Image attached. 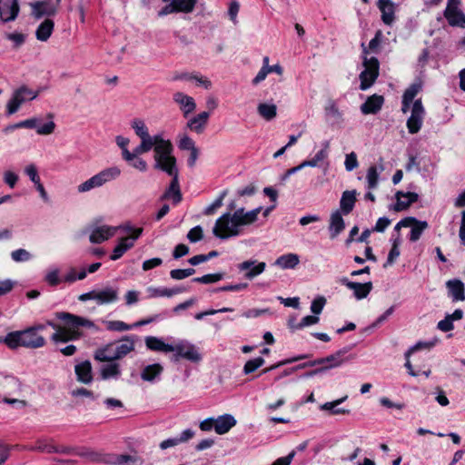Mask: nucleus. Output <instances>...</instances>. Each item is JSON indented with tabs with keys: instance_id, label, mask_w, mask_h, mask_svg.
Segmentation results:
<instances>
[{
	"instance_id": "obj_43",
	"label": "nucleus",
	"mask_w": 465,
	"mask_h": 465,
	"mask_svg": "<svg viewBox=\"0 0 465 465\" xmlns=\"http://www.w3.org/2000/svg\"><path fill=\"white\" fill-rule=\"evenodd\" d=\"M31 181L35 184L36 190L44 203H49V196L40 182V178L35 167L31 166Z\"/></svg>"
},
{
	"instance_id": "obj_10",
	"label": "nucleus",
	"mask_w": 465,
	"mask_h": 465,
	"mask_svg": "<svg viewBox=\"0 0 465 465\" xmlns=\"http://www.w3.org/2000/svg\"><path fill=\"white\" fill-rule=\"evenodd\" d=\"M60 4L55 0H37L31 3V15L37 20L43 17L51 18L57 14Z\"/></svg>"
},
{
	"instance_id": "obj_39",
	"label": "nucleus",
	"mask_w": 465,
	"mask_h": 465,
	"mask_svg": "<svg viewBox=\"0 0 465 465\" xmlns=\"http://www.w3.org/2000/svg\"><path fill=\"white\" fill-rule=\"evenodd\" d=\"M26 92L25 88H21L15 91L7 104V113L9 114H15L21 104L25 101V93Z\"/></svg>"
},
{
	"instance_id": "obj_22",
	"label": "nucleus",
	"mask_w": 465,
	"mask_h": 465,
	"mask_svg": "<svg viewBox=\"0 0 465 465\" xmlns=\"http://www.w3.org/2000/svg\"><path fill=\"white\" fill-rule=\"evenodd\" d=\"M209 117V112H202L197 115L190 118L186 124V127L192 132L200 134L205 130Z\"/></svg>"
},
{
	"instance_id": "obj_36",
	"label": "nucleus",
	"mask_w": 465,
	"mask_h": 465,
	"mask_svg": "<svg viewBox=\"0 0 465 465\" xmlns=\"http://www.w3.org/2000/svg\"><path fill=\"white\" fill-rule=\"evenodd\" d=\"M186 291V288L183 287H176V288H154V287H149L147 289V292L150 294V297H172L173 295H176L178 293L183 292Z\"/></svg>"
},
{
	"instance_id": "obj_23",
	"label": "nucleus",
	"mask_w": 465,
	"mask_h": 465,
	"mask_svg": "<svg viewBox=\"0 0 465 465\" xmlns=\"http://www.w3.org/2000/svg\"><path fill=\"white\" fill-rule=\"evenodd\" d=\"M237 423L236 419L232 414H223L214 419V430L217 434L227 433Z\"/></svg>"
},
{
	"instance_id": "obj_46",
	"label": "nucleus",
	"mask_w": 465,
	"mask_h": 465,
	"mask_svg": "<svg viewBox=\"0 0 465 465\" xmlns=\"http://www.w3.org/2000/svg\"><path fill=\"white\" fill-rule=\"evenodd\" d=\"M115 143L116 144L121 148L122 150V157L124 160H130L132 159V155H131V153L129 150H128V144L130 143V140L129 138L127 137H124V136H122V135H117L115 137Z\"/></svg>"
},
{
	"instance_id": "obj_28",
	"label": "nucleus",
	"mask_w": 465,
	"mask_h": 465,
	"mask_svg": "<svg viewBox=\"0 0 465 465\" xmlns=\"http://www.w3.org/2000/svg\"><path fill=\"white\" fill-rule=\"evenodd\" d=\"M377 6L381 13V20L387 25H391L395 20V5L391 1L377 2Z\"/></svg>"
},
{
	"instance_id": "obj_58",
	"label": "nucleus",
	"mask_w": 465,
	"mask_h": 465,
	"mask_svg": "<svg viewBox=\"0 0 465 465\" xmlns=\"http://www.w3.org/2000/svg\"><path fill=\"white\" fill-rule=\"evenodd\" d=\"M34 450L47 453H52L53 451H60L56 447L48 444L45 440L37 441L34 447Z\"/></svg>"
},
{
	"instance_id": "obj_30",
	"label": "nucleus",
	"mask_w": 465,
	"mask_h": 465,
	"mask_svg": "<svg viewBox=\"0 0 465 465\" xmlns=\"http://www.w3.org/2000/svg\"><path fill=\"white\" fill-rule=\"evenodd\" d=\"M300 263V257L296 253H287L278 257L274 265L282 270L294 269Z\"/></svg>"
},
{
	"instance_id": "obj_13",
	"label": "nucleus",
	"mask_w": 465,
	"mask_h": 465,
	"mask_svg": "<svg viewBox=\"0 0 465 465\" xmlns=\"http://www.w3.org/2000/svg\"><path fill=\"white\" fill-rule=\"evenodd\" d=\"M237 268L240 272L243 273L245 279L252 280L265 271L266 263L257 260H246L239 263Z\"/></svg>"
},
{
	"instance_id": "obj_21",
	"label": "nucleus",
	"mask_w": 465,
	"mask_h": 465,
	"mask_svg": "<svg viewBox=\"0 0 465 465\" xmlns=\"http://www.w3.org/2000/svg\"><path fill=\"white\" fill-rule=\"evenodd\" d=\"M115 351L114 358L122 359L134 350V339L131 336H124L116 342H112Z\"/></svg>"
},
{
	"instance_id": "obj_11",
	"label": "nucleus",
	"mask_w": 465,
	"mask_h": 465,
	"mask_svg": "<svg viewBox=\"0 0 465 465\" xmlns=\"http://www.w3.org/2000/svg\"><path fill=\"white\" fill-rule=\"evenodd\" d=\"M460 0H448L444 16L451 26L465 28V15L460 9Z\"/></svg>"
},
{
	"instance_id": "obj_16",
	"label": "nucleus",
	"mask_w": 465,
	"mask_h": 465,
	"mask_svg": "<svg viewBox=\"0 0 465 465\" xmlns=\"http://www.w3.org/2000/svg\"><path fill=\"white\" fill-rule=\"evenodd\" d=\"M173 99L174 103L179 106V109L184 117H187L196 109V103L194 99L183 92L174 93Z\"/></svg>"
},
{
	"instance_id": "obj_63",
	"label": "nucleus",
	"mask_w": 465,
	"mask_h": 465,
	"mask_svg": "<svg viewBox=\"0 0 465 465\" xmlns=\"http://www.w3.org/2000/svg\"><path fill=\"white\" fill-rule=\"evenodd\" d=\"M6 38L12 41L15 47H18L25 42L26 35L20 33H11L6 35Z\"/></svg>"
},
{
	"instance_id": "obj_34",
	"label": "nucleus",
	"mask_w": 465,
	"mask_h": 465,
	"mask_svg": "<svg viewBox=\"0 0 465 465\" xmlns=\"http://www.w3.org/2000/svg\"><path fill=\"white\" fill-rule=\"evenodd\" d=\"M145 344L148 349L154 351L171 352L173 351V345L167 344L163 340L154 336L146 337Z\"/></svg>"
},
{
	"instance_id": "obj_42",
	"label": "nucleus",
	"mask_w": 465,
	"mask_h": 465,
	"mask_svg": "<svg viewBox=\"0 0 465 465\" xmlns=\"http://www.w3.org/2000/svg\"><path fill=\"white\" fill-rule=\"evenodd\" d=\"M327 148H328V143H326L324 149L318 151L312 159L303 161L302 163V166H304V167L319 166L320 163L328 157Z\"/></svg>"
},
{
	"instance_id": "obj_33",
	"label": "nucleus",
	"mask_w": 465,
	"mask_h": 465,
	"mask_svg": "<svg viewBox=\"0 0 465 465\" xmlns=\"http://www.w3.org/2000/svg\"><path fill=\"white\" fill-rule=\"evenodd\" d=\"M356 194L357 193L355 190L344 191L342 193L340 201V207L344 214H348L353 210L356 202Z\"/></svg>"
},
{
	"instance_id": "obj_32",
	"label": "nucleus",
	"mask_w": 465,
	"mask_h": 465,
	"mask_svg": "<svg viewBox=\"0 0 465 465\" xmlns=\"http://www.w3.org/2000/svg\"><path fill=\"white\" fill-rule=\"evenodd\" d=\"M446 285L453 301L465 300L464 284L461 281L450 280L447 282Z\"/></svg>"
},
{
	"instance_id": "obj_31",
	"label": "nucleus",
	"mask_w": 465,
	"mask_h": 465,
	"mask_svg": "<svg viewBox=\"0 0 465 465\" xmlns=\"http://www.w3.org/2000/svg\"><path fill=\"white\" fill-rule=\"evenodd\" d=\"M344 228L345 223L341 213L336 211L331 213L329 226L331 239H335L343 231Z\"/></svg>"
},
{
	"instance_id": "obj_59",
	"label": "nucleus",
	"mask_w": 465,
	"mask_h": 465,
	"mask_svg": "<svg viewBox=\"0 0 465 465\" xmlns=\"http://www.w3.org/2000/svg\"><path fill=\"white\" fill-rule=\"evenodd\" d=\"M325 302H326V300L322 296H320V297L316 298L315 300H313L312 302V305H311L312 312L316 315L320 314L323 310Z\"/></svg>"
},
{
	"instance_id": "obj_24",
	"label": "nucleus",
	"mask_w": 465,
	"mask_h": 465,
	"mask_svg": "<svg viewBox=\"0 0 465 465\" xmlns=\"http://www.w3.org/2000/svg\"><path fill=\"white\" fill-rule=\"evenodd\" d=\"M172 181L169 187L163 195V199L172 200L173 203H179L182 201V193L179 185V173L175 175H170Z\"/></svg>"
},
{
	"instance_id": "obj_48",
	"label": "nucleus",
	"mask_w": 465,
	"mask_h": 465,
	"mask_svg": "<svg viewBox=\"0 0 465 465\" xmlns=\"http://www.w3.org/2000/svg\"><path fill=\"white\" fill-rule=\"evenodd\" d=\"M429 224L425 221H417V223L411 228L410 240L411 242H416L420 239L421 233L424 230L428 228Z\"/></svg>"
},
{
	"instance_id": "obj_57",
	"label": "nucleus",
	"mask_w": 465,
	"mask_h": 465,
	"mask_svg": "<svg viewBox=\"0 0 465 465\" xmlns=\"http://www.w3.org/2000/svg\"><path fill=\"white\" fill-rule=\"evenodd\" d=\"M203 233L201 226H195L189 231L187 238L191 242H196L203 239Z\"/></svg>"
},
{
	"instance_id": "obj_3",
	"label": "nucleus",
	"mask_w": 465,
	"mask_h": 465,
	"mask_svg": "<svg viewBox=\"0 0 465 465\" xmlns=\"http://www.w3.org/2000/svg\"><path fill=\"white\" fill-rule=\"evenodd\" d=\"M421 89L422 83L416 81L405 90L402 95V113L406 114L411 111V116L407 120V128L410 134H417L422 126L425 109L422 105L421 99L414 101L415 96Z\"/></svg>"
},
{
	"instance_id": "obj_55",
	"label": "nucleus",
	"mask_w": 465,
	"mask_h": 465,
	"mask_svg": "<svg viewBox=\"0 0 465 465\" xmlns=\"http://www.w3.org/2000/svg\"><path fill=\"white\" fill-rule=\"evenodd\" d=\"M185 78L188 80L194 81L197 85L203 87L205 90H209L213 86L211 80L203 75L193 74L186 76Z\"/></svg>"
},
{
	"instance_id": "obj_7",
	"label": "nucleus",
	"mask_w": 465,
	"mask_h": 465,
	"mask_svg": "<svg viewBox=\"0 0 465 465\" xmlns=\"http://www.w3.org/2000/svg\"><path fill=\"white\" fill-rule=\"evenodd\" d=\"M361 46L363 47V54L365 56L363 58L364 69L360 74V88L361 90H367L374 84L379 75V61L376 57L368 58L367 48L365 47L364 44H362Z\"/></svg>"
},
{
	"instance_id": "obj_37",
	"label": "nucleus",
	"mask_w": 465,
	"mask_h": 465,
	"mask_svg": "<svg viewBox=\"0 0 465 465\" xmlns=\"http://www.w3.org/2000/svg\"><path fill=\"white\" fill-rule=\"evenodd\" d=\"M114 348V344L109 343L104 347L96 350L94 352V359L99 361H113L118 360V358H114L115 351Z\"/></svg>"
},
{
	"instance_id": "obj_29",
	"label": "nucleus",
	"mask_w": 465,
	"mask_h": 465,
	"mask_svg": "<svg viewBox=\"0 0 465 465\" xmlns=\"http://www.w3.org/2000/svg\"><path fill=\"white\" fill-rule=\"evenodd\" d=\"M163 367L160 363H153L145 366L141 371V378L144 381L153 382L160 377Z\"/></svg>"
},
{
	"instance_id": "obj_25",
	"label": "nucleus",
	"mask_w": 465,
	"mask_h": 465,
	"mask_svg": "<svg viewBox=\"0 0 465 465\" xmlns=\"http://www.w3.org/2000/svg\"><path fill=\"white\" fill-rule=\"evenodd\" d=\"M119 292L113 287H106L95 291V301L99 305L115 302L118 300Z\"/></svg>"
},
{
	"instance_id": "obj_64",
	"label": "nucleus",
	"mask_w": 465,
	"mask_h": 465,
	"mask_svg": "<svg viewBox=\"0 0 465 465\" xmlns=\"http://www.w3.org/2000/svg\"><path fill=\"white\" fill-rule=\"evenodd\" d=\"M4 181L11 188H14L18 181V175L12 171H6L4 173Z\"/></svg>"
},
{
	"instance_id": "obj_50",
	"label": "nucleus",
	"mask_w": 465,
	"mask_h": 465,
	"mask_svg": "<svg viewBox=\"0 0 465 465\" xmlns=\"http://www.w3.org/2000/svg\"><path fill=\"white\" fill-rule=\"evenodd\" d=\"M400 243H401V241H400L399 237L393 240L392 247L389 252L387 262L384 264V266L393 264L394 262L397 260V258L400 256V249H399Z\"/></svg>"
},
{
	"instance_id": "obj_62",
	"label": "nucleus",
	"mask_w": 465,
	"mask_h": 465,
	"mask_svg": "<svg viewBox=\"0 0 465 465\" xmlns=\"http://www.w3.org/2000/svg\"><path fill=\"white\" fill-rule=\"evenodd\" d=\"M45 281L51 285L55 286L59 284L62 280L59 278V271L57 269L52 270L47 272Z\"/></svg>"
},
{
	"instance_id": "obj_60",
	"label": "nucleus",
	"mask_w": 465,
	"mask_h": 465,
	"mask_svg": "<svg viewBox=\"0 0 465 465\" xmlns=\"http://www.w3.org/2000/svg\"><path fill=\"white\" fill-rule=\"evenodd\" d=\"M138 461L136 457L131 455H119L116 457L114 463L118 465H134Z\"/></svg>"
},
{
	"instance_id": "obj_56",
	"label": "nucleus",
	"mask_w": 465,
	"mask_h": 465,
	"mask_svg": "<svg viewBox=\"0 0 465 465\" xmlns=\"http://www.w3.org/2000/svg\"><path fill=\"white\" fill-rule=\"evenodd\" d=\"M345 169L348 172H351L359 166L357 154L354 152L347 153L344 161Z\"/></svg>"
},
{
	"instance_id": "obj_15",
	"label": "nucleus",
	"mask_w": 465,
	"mask_h": 465,
	"mask_svg": "<svg viewBox=\"0 0 465 465\" xmlns=\"http://www.w3.org/2000/svg\"><path fill=\"white\" fill-rule=\"evenodd\" d=\"M4 342L13 350L29 346V329L9 332L5 337Z\"/></svg>"
},
{
	"instance_id": "obj_35",
	"label": "nucleus",
	"mask_w": 465,
	"mask_h": 465,
	"mask_svg": "<svg viewBox=\"0 0 465 465\" xmlns=\"http://www.w3.org/2000/svg\"><path fill=\"white\" fill-rule=\"evenodd\" d=\"M75 373L79 381L90 383L93 380L91 363L86 361L75 366Z\"/></svg>"
},
{
	"instance_id": "obj_45",
	"label": "nucleus",
	"mask_w": 465,
	"mask_h": 465,
	"mask_svg": "<svg viewBox=\"0 0 465 465\" xmlns=\"http://www.w3.org/2000/svg\"><path fill=\"white\" fill-rule=\"evenodd\" d=\"M120 374V367L118 363H110L101 369V377L104 380L117 377Z\"/></svg>"
},
{
	"instance_id": "obj_61",
	"label": "nucleus",
	"mask_w": 465,
	"mask_h": 465,
	"mask_svg": "<svg viewBox=\"0 0 465 465\" xmlns=\"http://www.w3.org/2000/svg\"><path fill=\"white\" fill-rule=\"evenodd\" d=\"M319 317L314 315H308L302 319V321L295 326L297 329H302L310 325H313L319 322Z\"/></svg>"
},
{
	"instance_id": "obj_2",
	"label": "nucleus",
	"mask_w": 465,
	"mask_h": 465,
	"mask_svg": "<svg viewBox=\"0 0 465 465\" xmlns=\"http://www.w3.org/2000/svg\"><path fill=\"white\" fill-rule=\"evenodd\" d=\"M142 131H143L145 140L149 139L153 144L151 150L153 151V168L168 175H175L179 173L172 142L164 139L162 134L150 135L149 129L143 120Z\"/></svg>"
},
{
	"instance_id": "obj_1",
	"label": "nucleus",
	"mask_w": 465,
	"mask_h": 465,
	"mask_svg": "<svg viewBox=\"0 0 465 465\" xmlns=\"http://www.w3.org/2000/svg\"><path fill=\"white\" fill-rule=\"evenodd\" d=\"M262 207L245 212L244 208H239L234 213H225L220 216L213 228L214 236L220 239H228L238 236L243 226L251 225L257 221Z\"/></svg>"
},
{
	"instance_id": "obj_9",
	"label": "nucleus",
	"mask_w": 465,
	"mask_h": 465,
	"mask_svg": "<svg viewBox=\"0 0 465 465\" xmlns=\"http://www.w3.org/2000/svg\"><path fill=\"white\" fill-rule=\"evenodd\" d=\"M171 352H174L173 356V361H178L180 359H185L197 363L202 361V354L197 347L188 341H183L173 345V351Z\"/></svg>"
},
{
	"instance_id": "obj_44",
	"label": "nucleus",
	"mask_w": 465,
	"mask_h": 465,
	"mask_svg": "<svg viewBox=\"0 0 465 465\" xmlns=\"http://www.w3.org/2000/svg\"><path fill=\"white\" fill-rule=\"evenodd\" d=\"M379 171L376 166H371L367 171V188L371 191L377 188L379 183Z\"/></svg>"
},
{
	"instance_id": "obj_27",
	"label": "nucleus",
	"mask_w": 465,
	"mask_h": 465,
	"mask_svg": "<svg viewBox=\"0 0 465 465\" xmlns=\"http://www.w3.org/2000/svg\"><path fill=\"white\" fill-rule=\"evenodd\" d=\"M384 99L381 95L373 94L361 105V111L363 114L378 113L383 104Z\"/></svg>"
},
{
	"instance_id": "obj_47",
	"label": "nucleus",
	"mask_w": 465,
	"mask_h": 465,
	"mask_svg": "<svg viewBox=\"0 0 465 465\" xmlns=\"http://www.w3.org/2000/svg\"><path fill=\"white\" fill-rule=\"evenodd\" d=\"M434 345L433 342H430V343H422V342H418L415 346H413L412 348H411L407 352H406V358H407V361L405 363V367L408 369L409 371V374L411 375V376H417V373L412 370V366L411 364V361H409V356L411 353H412L413 351H417V350H420L421 348H431L432 346Z\"/></svg>"
},
{
	"instance_id": "obj_26",
	"label": "nucleus",
	"mask_w": 465,
	"mask_h": 465,
	"mask_svg": "<svg viewBox=\"0 0 465 465\" xmlns=\"http://www.w3.org/2000/svg\"><path fill=\"white\" fill-rule=\"evenodd\" d=\"M54 22L51 18H45L35 28V37L41 42H46L53 34Z\"/></svg>"
},
{
	"instance_id": "obj_18",
	"label": "nucleus",
	"mask_w": 465,
	"mask_h": 465,
	"mask_svg": "<svg viewBox=\"0 0 465 465\" xmlns=\"http://www.w3.org/2000/svg\"><path fill=\"white\" fill-rule=\"evenodd\" d=\"M18 12L17 0H0V18L3 22L15 20Z\"/></svg>"
},
{
	"instance_id": "obj_54",
	"label": "nucleus",
	"mask_w": 465,
	"mask_h": 465,
	"mask_svg": "<svg viewBox=\"0 0 465 465\" xmlns=\"http://www.w3.org/2000/svg\"><path fill=\"white\" fill-rule=\"evenodd\" d=\"M178 147L183 151H190L196 147L194 141L187 134H183L179 135Z\"/></svg>"
},
{
	"instance_id": "obj_41",
	"label": "nucleus",
	"mask_w": 465,
	"mask_h": 465,
	"mask_svg": "<svg viewBox=\"0 0 465 465\" xmlns=\"http://www.w3.org/2000/svg\"><path fill=\"white\" fill-rule=\"evenodd\" d=\"M163 2H171L174 5L179 13L189 14L194 9L197 0H163Z\"/></svg>"
},
{
	"instance_id": "obj_51",
	"label": "nucleus",
	"mask_w": 465,
	"mask_h": 465,
	"mask_svg": "<svg viewBox=\"0 0 465 465\" xmlns=\"http://www.w3.org/2000/svg\"><path fill=\"white\" fill-rule=\"evenodd\" d=\"M223 278V273L218 272V273H213V274H206L201 277H196L193 279V282L203 283V284H209L221 281Z\"/></svg>"
},
{
	"instance_id": "obj_38",
	"label": "nucleus",
	"mask_w": 465,
	"mask_h": 465,
	"mask_svg": "<svg viewBox=\"0 0 465 465\" xmlns=\"http://www.w3.org/2000/svg\"><path fill=\"white\" fill-rule=\"evenodd\" d=\"M134 247V242L131 240L123 237L120 239L118 244L114 248L111 255V260L116 261L120 259L128 250Z\"/></svg>"
},
{
	"instance_id": "obj_52",
	"label": "nucleus",
	"mask_w": 465,
	"mask_h": 465,
	"mask_svg": "<svg viewBox=\"0 0 465 465\" xmlns=\"http://www.w3.org/2000/svg\"><path fill=\"white\" fill-rule=\"evenodd\" d=\"M226 194L227 191L222 192L219 197L213 203H211L204 209L203 213L205 215L213 214L217 211V209H219L223 205V202Z\"/></svg>"
},
{
	"instance_id": "obj_49",
	"label": "nucleus",
	"mask_w": 465,
	"mask_h": 465,
	"mask_svg": "<svg viewBox=\"0 0 465 465\" xmlns=\"http://www.w3.org/2000/svg\"><path fill=\"white\" fill-rule=\"evenodd\" d=\"M106 329L114 331H125L133 329V325H129L122 321H107L105 322Z\"/></svg>"
},
{
	"instance_id": "obj_4",
	"label": "nucleus",
	"mask_w": 465,
	"mask_h": 465,
	"mask_svg": "<svg viewBox=\"0 0 465 465\" xmlns=\"http://www.w3.org/2000/svg\"><path fill=\"white\" fill-rule=\"evenodd\" d=\"M56 317L64 322L63 326H54L55 332L52 335L51 339L56 343L78 339L81 335L78 328L81 326L86 328L95 327L92 321L69 312H58Z\"/></svg>"
},
{
	"instance_id": "obj_5",
	"label": "nucleus",
	"mask_w": 465,
	"mask_h": 465,
	"mask_svg": "<svg viewBox=\"0 0 465 465\" xmlns=\"http://www.w3.org/2000/svg\"><path fill=\"white\" fill-rule=\"evenodd\" d=\"M131 127L134 129L135 134L140 138V144L137 145L134 151L131 153L133 156L130 160H124L129 163L130 165L138 170L139 172L144 173L148 169L147 163L140 157L141 154L148 153L151 151V146L153 145L149 139L145 140L144 134L143 130V120L139 118H135L131 122Z\"/></svg>"
},
{
	"instance_id": "obj_12",
	"label": "nucleus",
	"mask_w": 465,
	"mask_h": 465,
	"mask_svg": "<svg viewBox=\"0 0 465 465\" xmlns=\"http://www.w3.org/2000/svg\"><path fill=\"white\" fill-rule=\"evenodd\" d=\"M55 127L52 114L31 118V129H34L39 135H50L54 132Z\"/></svg>"
},
{
	"instance_id": "obj_40",
	"label": "nucleus",
	"mask_w": 465,
	"mask_h": 465,
	"mask_svg": "<svg viewBox=\"0 0 465 465\" xmlns=\"http://www.w3.org/2000/svg\"><path fill=\"white\" fill-rule=\"evenodd\" d=\"M257 112L263 119L271 121L276 117L277 107L273 104L261 103L257 106Z\"/></svg>"
},
{
	"instance_id": "obj_8",
	"label": "nucleus",
	"mask_w": 465,
	"mask_h": 465,
	"mask_svg": "<svg viewBox=\"0 0 465 465\" xmlns=\"http://www.w3.org/2000/svg\"><path fill=\"white\" fill-rule=\"evenodd\" d=\"M350 348L345 347L342 348L337 351H335L332 354H330L326 357L320 358L317 360H314L310 362L303 363V366H317L321 365L319 369H324V372L334 368H338L341 366L343 363L348 361L351 359H354L353 356H348L346 357V354L349 352Z\"/></svg>"
},
{
	"instance_id": "obj_19",
	"label": "nucleus",
	"mask_w": 465,
	"mask_h": 465,
	"mask_svg": "<svg viewBox=\"0 0 465 465\" xmlns=\"http://www.w3.org/2000/svg\"><path fill=\"white\" fill-rule=\"evenodd\" d=\"M341 283L346 286L348 289L352 290L354 296L358 300L366 298L372 289V283L371 282L360 283L351 282L347 278H342L341 279Z\"/></svg>"
},
{
	"instance_id": "obj_20",
	"label": "nucleus",
	"mask_w": 465,
	"mask_h": 465,
	"mask_svg": "<svg viewBox=\"0 0 465 465\" xmlns=\"http://www.w3.org/2000/svg\"><path fill=\"white\" fill-rule=\"evenodd\" d=\"M418 194L416 193H403L398 191L395 193L396 204L391 208L395 212L406 210L410 205L418 201Z\"/></svg>"
},
{
	"instance_id": "obj_6",
	"label": "nucleus",
	"mask_w": 465,
	"mask_h": 465,
	"mask_svg": "<svg viewBox=\"0 0 465 465\" xmlns=\"http://www.w3.org/2000/svg\"><path fill=\"white\" fill-rule=\"evenodd\" d=\"M121 174V169L118 166H111L103 169L86 181L77 186L79 193H85L94 189L100 188L104 184L116 180Z\"/></svg>"
},
{
	"instance_id": "obj_17",
	"label": "nucleus",
	"mask_w": 465,
	"mask_h": 465,
	"mask_svg": "<svg viewBox=\"0 0 465 465\" xmlns=\"http://www.w3.org/2000/svg\"><path fill=\"white\" fill-rule=\"evenodd\" d=\"M324 114L326 119L332 126H341L343 123V114L340 111L337 103L330 99L324 105Z\"/></svg>"
},
{
	"instance_id": "obj_53",
	"label": "nucleus",
	"mask_w": 465,
	"mask_h": 465,
	"mask_svg": "<svg viewBox=\"0 0 465 465\" xmlns=\"http://www.w3.org/2000/svg\"><path fill=\"white\" fill-rule=\"evenodd\" d=\"M264 363V359L262 357H258L252 360H249L246 361L244 367H243V372L245 374L252 373L255 371L258 368L262 366Z\"/></svg>"
},
{
	"instance_id": "obj_14",
	"label": "nucleus",
	"mask_w": 465,
	"mask_h": 465,
	"mask_svg": "<svg viewBox=\"0 0 465 465\" xmlns=\"http://www.w3.org/2000/svg\"><path fill=\"white\" fill-rule=\"evenodd\" d=\"M117 226L106 224L93 226L89 233V241L92 243H101L112 238L117 232Z\"/></svg>"
}]
</instances>
